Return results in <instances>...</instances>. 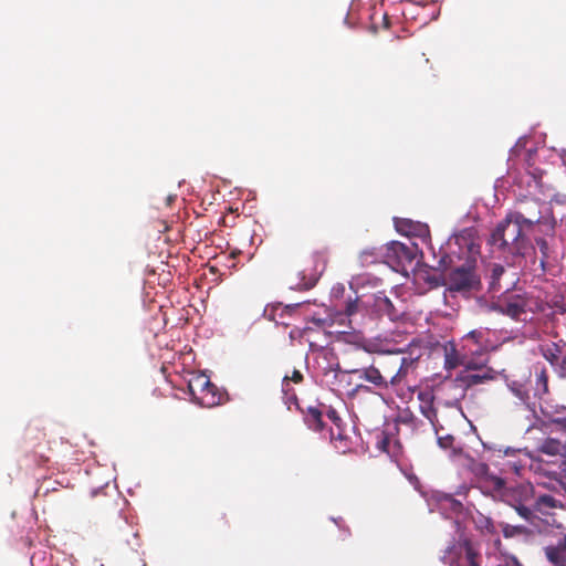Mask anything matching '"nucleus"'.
Returning a JSON list of instances; mask_svg holds the SVG:
<instances>
[{
    "instance_id": "nucleus-1",
    "label": "nucleus",
    "mask_w": 566,
    "mask_h": 566,
    "mask_svg": "<svg viewBox=\"0 0 566 566\" xmlns=\"http://www.w3.org/2000/svg\"><path fill=\"white\" fill-rule=\"evenodd\" d=\"M542 219V211L530 217L524 211H514L501 221L491 234L490 243L514 255H524L528 248L525 232Z\"/></svg>"
},
{
    "instance_id": "nucleus-34",
    "label": "nucleus",
    "mask_w": 566,
    "mask_h": 566,
    "mask_svg": "<svg viewBox=\"0 0 566 566\" xmlns=\"http://www.w3.org/2000/svg\"><path fill=\"white\" fill-rule=\"evenodd\" d=\"M328 418L334 421L335 423L337 422V420H339V417L337 416L336 411L335 410H331L328 413H327Z\"/></svg>"
},
{
    "instance_id": "nucleus-7",
    "label": "nucleus",
    "mask_w": 566,
    "mask_h": 566,
    "mask_svg": "<svg viewBox=\"0 0 566 566\" xmlns=\"http://www.w3.org/2000/svg\"><path fill=\"white\" fill-rule=\"evenodd\" d=\"M536 302L528 294H511L499 300L494 304V310L499 313L510 316L513 319H520L528 311H533Z\"/></svg>"
},
{
    "instance_id": "nucleus-19",
    "label": "nucleus",
    "mask_w": 566,
    "mask_h": 566,
    "mask_svg": "<svg viewBox=\"0 0 566 566\" xmlns=\"http://www.w3.org/2000/svg\"><path fill=\"white\" fill-rule=\"evenodd\" d=\"M323 413L317 407H308L304 413V420L310 429L319 431L323 429Z\"/></svg>"
},
{
    "instance_id": "nucleus-32",
    "label": "nucleus",
    "mask_w": 566,
    "mask_h": 566,
    "mask_svg": "<svg viewBox=\"0 0 566 566\" xmlns=\"http://www.w3.org/2000/svg\"><path fill=\"white\" fill-rule=\"evenodd\" d=\"M484 527L488 530V532L495 533V526H494L493 522L490 518H485Z\"/></svg>"
},
{
    "instance_id": "nucleus-21",
    "label": "nucleus",
    "mask_w": 566,
    "mask_h": 566,
    "mask_svg": "<svg viewBox=\"0 0 566 566\" xmlns=\"http://www.w3.org/2000/svg\"><path fill=\"white\" fill-rule=\"evenodd\" d=\"M499 527L505 538L527 536L531 533V531L524 525H512L505 522L499 523Z\"/></svg>"
},
{
    "instance_id": "nucleus-28",
    "label": "nucleus",
    "mask_w": 566,
    "mask_h": 566,
    "mask_svg": "<svg viewBox=\"0 0 566 566\" xmlns=\"http://www.w3.org/2000/svg\"><path fill=\"white\" fill-rule=\"evenodd\" d=\"M462 366L464 367L463 370H468L469 373L479 371L482 368H491L490 366L479 363L473 358H468V356H465Z\"/></svg>"
},
{
    "instance_id": "nucleus-11",
    "label": "nucleus",
    "mask_w": 566,
    "mask_h": 566,
    "mask_svg": "<svg viewBox=\"0 0 566 566\" xmlns=\"http://www.w3.org/2000/svg\"><path fill=\"white\" fill-rule=\"evenodd\" d=\"M545 558L554 566H566V533L543 548Z\"/></svg>"
},
{
    "instance_id": "nucleus-5",
    "label": "nucleus",
    "mask_w": 566,
    "mask_h": 566,
    "mask_svg": "<svg viewBox=\"0 0 566 566\" xmlns=\"http://www.w3.org/2000/svg\"><path fill=\"white\" fill-rule=\"evenodd\" d=\"M497 378V371L494 368H482L479 371L469 373L468 370L460 371L455 378L446 384L443 388L449 387L460 388V394L449 406H458L460 400L464 398L465 391L479 385L489 384Z\"/></svg>"
},
{
    "instance_id": "nucleus-22",
    "label": "nucleus",
    "mask_w": 566,
    "mask_h": 566,
    "mask_svg": "<svg viewBox=\"0 0 566 566\" xmlns=\"http://www.w3.org/2000/svg\"><path fill=\"white\" fill-rule=\"evenodd\" d=\"M384 256V253L377 251L376 248H369L363 250L358 255V262L361 266H368L375 264Z\"/></svg>"
},
{
    "instance_id": "nucleus-18",
    "label": "nucleus",
    "mask_w": 566,
    "mask_h": 566,
    "mask_svg": "<svg viewBox=\"0 0 566 566\" xmlns=\"http://www.w3.org/2000/svg\"><path fill=\"white\" fill-rule=\"evenodd\" d=\"M489 290L490 292L496 293L502 289L501 277L505 274V268L499 263H492L489 266Z\"/></svg>"
},
{
    "instance_id": "nucleus-24",
    "label": "nucleus",
    "mask_w": 566,
    "mask_h": 566,
    "mask_svg": "<svg viewBox=\"0 0 566 566\" xmlns=\"http://www.w3.org/2000/svg\"><path fill=\"white\" fill-rule=\"evenodd\" d=\"M291 381H293L294 384H301L303 381L302 373L300 370L294 369L291 376H284L282 382V390L286 395L292 390V388L290 387Z\"/></svg>"
},
{
    "instance_id": "nucleus-15",
    "label": "nucleus",
    "mask_w": 566,
    "mask_h": 566,
    "mask_svg": "<svg viewBox=\"0 0 566 566\" xmlns=\"http://www.w3.org/2000/svg\"><path fill=\"white\" fill-rule=\"evenodd\" d=\"M563 507V503L549 494L538 495L533 505V510L542 515H548L551 510Z\"/></svg>"
},
{
    "instance_id": "nucleus-3",
    "label": "nucleus",
    "mask_w": 566,
    "mask_h": 566,
    "mask_svg": "<svg viewBox=\"0 0 566 566\" xmlns=\"http://www.w3.org/2000/svg\"><path fill=\"white\" fill-rule=\"evenodd\" d=\"M418 358L401 356L399 353H389L382 355L377 360L382 376L392 385H400L408 374L416 368Z\"/></svg>"
},
{
    "instance_id": "nucleus-10",
    "label": "nucleus",
    "mask_w": 566,
    "mask_h": 566,
    "mask_svg": "<svg viewBox=\"0 0 566 566\" xmlns=\"http://www.w3.org/2000/svg\"><path fill=\"white\" fill-rule=\"evenodd\" d=\"M490 331L488 328H479L469 332L462 337V350H467L470 354H480L493 349L494 346L489 339Z\"/></svg>"
},
{
    "instance_id": "nucleus-33",
    "label": "nucleus",
    "mask_w": 566,
    "mask_h": 566,
    "mask_svg": "<svg viewBox=\"0 0 566 566\" xmlns=\"http://www.w3.org/2000/svg\"><path fill=\"white\" fill-rule=\"evenodd\" d=\"M317 256H319L322 259V266H321V270H319V274L325 270L326 268V259H325V253L323 252H317L316 253Z\"/></svg>"
},
{
    "instance_id": "nucleus-17",
    "label": "nucleus",
    "mask_w": 566,
    "mask_h": 566,
    "mask_svg": "<svg viewBox=\"0 0 566 566\" xmlns=\"http://www.w3.org/2000/svg\"><path fill=\"white\" fill-rule=\"evenodd\" d=\"M463 354H460L454 345H450V347L444 348V368L447 370L454 369L459 366H462L464 363L465 356H468L470 353L467 350H463Z\"/></svg>"
},
{
    "instance_id": "nucleus-35",
    "label": "nucleus",
    "mask_w": 566,
    "mask_h": 566,
    "mask_svg": "<svg viewBox=\"0 0 566 566\" xmlns=\"http://www.w3.org/2000/svg\"><path fill=\"white\" fill-rule=\"evenodd\" d=\"M530 489V485H518L514 491L520 493H526Z\"/></svg>"
},
{
    "instance_id": "nucleus-29",
    "label": "nucleus",
    "mask_w": 566,
    "mask_h": 566,
    "mask_svg": "<svg viewBox=\"0 0 566 566\" xmlns=\"http://www.w3.org/2000/svg\"><path fill=\"white\" fill-rule=\"evenodd\" d=\"M513 506L515 507L517 514L521 517H523L526 521H532L533 520L534 514H533V511L530 507H527V506H525L523 504H517V505H513Z\"/></svg>"
},
{
    "instance_id": "nucleus-30",
    "label": "nucleus",
    "mask_w": 566,
    "mask_h": 566,
    "mask_svg": "<svg viewBox=\"0 0 566 566\" xmlns=\"http://www.w3.org/2000/svg\"><path fill=\"white\" fill-rule=\"evenodd\" d=\"M358 306H359L358 298H354V300L348 298L346 301V307H345L346 316L349 317V316L356 314L358 312Z\"/></svg>"
},
{
    "instance_id": "nucleus-16",
    "label": "nucleus",
    "mask_w": 566,
    "mask_h": 566,
    "mask_svg": "<svg viewBox=\"0 0 566 566\" xmlns=\"http://www.w3.org/2000/svg\"><path fill=\"white\" fill-rule=\"evenodd\" d=\"M419 399L422 401L420 406L421 413L430 421V423L437 428L438 417L437 409L433 406L434 397L430 394L420 392L418 395Z\"/></svg>"
},
{
    "instance_id": "nucleus-36",
    "label": "nucleus",
    "mask_w": 566,
    "mask_h": 566,
    "mask_svg": "<svg viewBox=\"0 0 566 566\" xmlns=\"http://www.w3.org/2000/svg\"><path fill=\"white\" fill-rule=\"evenodd\" d=\"M315 282H316V277H313V279H311V281L308 283H305L304 285L306 289H311Z\"/></svg>"
},
{
    "instance_id": "nucleus-37",
    "label": "nucleus",
    "mask_w": 566,
    "mask_h": 566,
    "mask_svg": "<svg viewBox=\"0 0 566 566\" xmlns=\"http://www.w3.org/2000/svg\"><path fill=\"white\" fill-rule=\"evenodd\" d=\"M562 367L566 370V358L563 359Z\"/></svg>"
},
{
    "instance_id": "nucleus-14",
    "label": "nucleus",
    "mask_w": 566,
    "mask_h": 566,
    "mask_svg": "<svg viewBox=\"0 0 566 566\" xmlns=\"http://www.w3.org/2000/svg\"><path fill=\"white\" fill-rule=\"evenodd\" d=\"M535 386L534 396L537 397L541 402L544 401L543 396L548 392V374L544 366H534Z\"/></svg>"
},
{
    "instance_id": "nucleus-12",
    "label": "nucleus",
    "mask_w": 566,
    "mask_h": 566,
    "mask_svg": "<svg viewBox=\"0 0 566 566\" xmlns=\"http://www.w3.org/2000/svg\"><path fill=\"white\" fill-rule=\"evenodd\" d=\"M336 321V314L328 307H319L316 312L306 316V322L312 323L318 328H327L333 326Z\"/></svg>"
},
{
    "instance_id": "nucleus-27",
    "label": "nucleus",
    "mask_w": 566,
    "mask_h": 566,
    "mask_svg": "<svg viewBox=\"0 0 566 566\" xmlns=\"http://www.w3.org/2000/svg\"><path fill=\"white\" fill-rule=\"evenodd\" d=\"M453 443H454V437L451 436V434H447V436L438 438V444L440 446V448H442V449H451L453 454H458L459 455V451L461 449L454 448Z\"/></svg>"
},
{
    "instance_id": "nucleus-4",
    "label": "nucleus",
    "mask_w": 566,
    "mask_h": 566,
    "mask_svg": "<svg viewBox=\"0 0 566 566\" xmlns=\"http://www.w3.org/2000/svg\"><path fill=\"white\" fill-rule=\"evenodd\" d=\"M188 389L192 399L201 407L212 408L226 400V392L212 384L203 373L195 374L189 379Z\"/></svg>"
},
{
    "instance_id": "nucleus-20",
    "label": "nucleus",
    "mask_w": 566,
    "mask_h": 566,
    "mask_svg": "<svg viewBox=\"0 0 566 566\" xmlns=\"http://www.w3.org/2000/svg\"><path fill=\"white\" fill-rule=\"evenodd\" d=\"M361 378L377 387H387L389 384L382 376V373L380 371L378 366H370L368 368L363 369Z\"/></svg>"
},
{
    "instance_id": "nucleus-8",
    "label": "nucleus",
    "mask_w": 566,
    "mask_h": 566,
    "mask_svg": "<svg viewBox=\"0 0 566 566\" xmlns=\"http://www.w3.org/2000/svg\"><path fill=\"white\" fill-rule=\"evenodd\" d=\"M459 455L463 459V465H465L475 476L484 479L492 485L494 492L505 497L509 495V489L506 488L505 480L501 476L490 473L489 465L484 462L478 461L471 455L459 451Z\"/></svg>"
},
{
    "instance_id": "nucleus-2",
    "label": "nucleus",
    "mask_w": 566,
    "mask_h": 566,
    "mask_svg": "<svg viewBox=\"0 0 566 566\" xmlns=\"http://www.w3.org/2000/svg\"><path fill=\"white\" fill-rule=\"evenodd\" d=\"M444 285L450 293L469 295L481 289V279L474 263L467 262L448 273Z\"/></svg>"
},
{
    "instance_id": "nucleus-13",
    "label": "nucleus",
    "mask_w": 566,
    "mask_h": 566,
    "mask_svg": "<svg viewBox=\"0 0 566 566\" xmlns=\"http://www.w3.org/2000/svg\"><path fill=\"white\" fill-rule=\"evenodd\" d=\"M537 450L549 457H563L566 455V441L555 438H546L541 442Z\"/></svg>"
},
{
    "instance_id": "nucleus-6",
    "label": "nucleus",
    "mask_w": 566,
    "mask_h": 566,
    "mask_svg": "<svg viewBox=\"0 0 566 566\" xmlns=\"http://www.w3.org/2000/svg\"><path fill=\"white\" fill-rule=\"evenodd\" d=\"M443 558L449 566H482V556L469 539L454 543Z\"/></svg>"
},
{
    "instance_id": "nucleus-38",
    "label": "nucleus",
    "mask_w": 566,
    "mask_h": 566,
    "mask_svg": "<svg viewBox=\"0 0 566 566\" xmlns=\"http://www.w3.org/2000/svg\"><path fill=\"white\" fill-rule=\"evenodd\" d=\"M385 302L387 305L391 306V302L389 301V298H385Z\"/></svg>"
},
{
    "instance_id": "nucleus-31",
    "label": "nucleus",
    "mask_w": 566,
    "mask_h": 566,
    "mask_svg": "<svg viewBox=\"0 0 566 566\" xmlns=\"http://www.w3.org/2000/svg\"><path fill=\"white\" fill-rule=\"evenodd\" d=\"M506 467L516 474H520V471L523 469V467L521 464H517L516 462H511V461H509L506 463Z\"/></svg>"
},
{
    "instance_id": "nucleus-9",
    "label": "nucleus",
    "mask_w": 566,
    "mask_h": 566,
    "mask_svg": "<svg viewBox=\"0 0 566 566\" xmlns=\"http://www.w3.org/2000/svg\"><path fill=\"white\" fill-rule=\"evenodd\" d=\"M417 247L406 245L405 243L392 241L386 245L384 258L386 262L394 269L410 265L416 259Z\"/></svg>"
},
{
    "instance_id": "nucleus-26",
    "label": "nucleus",
    "mask_w": 566,
    "mask_h": 566,
    "mask_svg": "<svg viewBox=\"0 0 566 566\" xmlns=\"http://www.w3.org/2000/svg\"><path fill=\"white\" fill-rule=\"evenodd\" d=\"M536 209L541 211V202L538 200L531 199L524 201L517 211H524L526 216L530 217L536 211Z\"/></svg>"
},
{
    "instance_id": "nucleus-23",
    "label": "nucleus",
    "mask_w": 566,
    "mask_h": 566,
    "mask_svg": "<svg viewBox=\"0 0 566 566\" xmlns=\"http://www.w3.org/2000/svg\"><path fill=\"white\" fill-rule=\"evenodd\" d=\"M507 386L515 397H517L523 403L528 405L530 392L525 384L518 380H511Z\"/></svg>"
},
{
    "instance_id": "nucleus-25",
    "label": "nucleus",
    "mask_w": 566,
    "mask_h": 566,
    "mask_svg": "<svg viewBox=\"0 0 566 566\" xmlns=\"http://www.w3.org/2000/svg\"><path fill=\"white\" fill-rule=\"evenodd\" d=\"M536 245L539 249V252L542 255L541 260H539L541 266L544 269L545 263H546L547 259L549 258V247H548L547 241L543 238L536 239Z\"/></svg>"
}]
</instances>
